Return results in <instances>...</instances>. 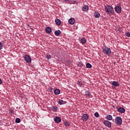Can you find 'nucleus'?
I'll return each mask as SVG.
<instances>
[{
	"instance_id": "nucleus-17",
	"label": "nucleus",
	"mask_w": 130,
	"mask_h": 130,
	"mask_svg": "<svg viewBox=\"0 0 130 130\" xmlns=\"http://www.w3.org/2000/svg\"><path fill=\"white\" fill-rule=\"evenodd\" d=\"M54 93L55 95H59V94H60V90L58 89H56L54 90Z\"/></svg>"
},
{
	"instance_id": "nucleus-35",
	"label": "nucleus",
	"mask_w": 130,
	"mask_h": 130,
	"mask_svg": "<svg viewBox=\"0 0 130 130\" xmlns=\"http://www.w3.org/2000/svg\"><path fill=\"white\" fill-rule=\"evenodd\" d=\"M96 18H97L98 19V18H99V17H96Z\"/></svg>"
},
{
	"instance_id": "nucleus-11",
	"label": "nucleus",
	"mask_w": 130,
	"mask_h": 130,
	"mask_svg": "<svg viewBox=\"0 0 130 130\" xmlns=\"http://www.w3.org/2000/svg\"><path fill=\"white\" fill-rule=\"evenodd\" d=\"M88 10H89V6H88L87 5H84L82 7V11H83L84 12H87Z\"/></svg>"
},
{
	"instance_id": "nucleus-21",
	"label": "nucleus",
	"mask_w": 130,
	"mask_h": 130,
	"mask_svg": "<svg viewBox=\"0 0 130 130\" xmlns=\"http://www.w3.org/2000/svg\"><path fill=\"white\" fill-rule=\"evenodd\" d=\"M81 42L82 44H85V43L87 42V40L85 38H83L81 39Z\"/></svg>"
},
{
	"instance_id": "nucleus-28",
	"label": "nucleus",
	"mask_w": 130,
	"mask_h": 130,
	"mask_svg": "<svg viewBox=\"0 0 130 130\" xmlns=\"http://www.w3.org/2000/svg\"><path fill=\"white\" fill-rule=\"evenodd\" d=\"M47 59H49V58H51V55L48 54L46 57Z\"/></svg>"
},
{
	"instance_id": "nucleus-13",
	"label": "nucleus",
	"mask_w": 130,
	"mask_h": 130,
	"mask_svg": "<svg viewBox=\"0 0 130 130\" xmlns=\"http://www.w3.org/2000/svg\"><path fill=\"white\" fill-rule=\"evenodd\" d=\"M85 94L86 96H87V97H89L90 98H91V97H92L91 92H90L89 91H86L85 92Z\"/></svg>"
},
{
	"instance_id": "nucleus-23",
	"label": "nucleus",
	"mask_w": 130,
	"mask_h": 130,
	"mask_svg": "<svg viewBox=\"0 0 130 130\" xmlns=\"http://www.w3.org/2000/svg\"><path fill=\"white\" fill-rule=\"evenodd\" d=\"M58 108L56 106H53L52 107V110L53 111H57Z\"/></svg>"
},
{
	"instance_id": "nucleus-4",
	"label": "nucleus",
	"mask_w": 130,
	"mask_h": 130,
	"mask_svg": "<svg viewBox=\"0 0 130 130\" xmlns=\"http://www.w3.org/2000/svg\"><path fill=\"white\" fill-rule=\"evenodd\" d=\"M24 60L25 61H26V62H28V63H31V62L32 61V60L31 59V57L30 56L28 55H25L24 56Z\"/></svg>"
},
{
	"instance_id": "nucleus-36",
	"label": "nucleus",
	"mask_w": 130,
	"mask_h": 130,
	"mask_svg": "<svg viewBox=\"0 0 130 130\" xmlns=\"http://www.w3.org/2000/svg\"><path fill=\"white\" fill-rule=\"evenodd\" d=\"M52 90H53V89H52V88H51V90L52 91Z\"/></svg>"
},
{
	"instance_id": "nucleus-15",
	"label": "nucleus",
	"mask_w": 130,
	"mask_h": 130,
	"mask_svg": "<svg viewBox=\"0 0 130 130\" xmlns=\"http://www.w3.org/2000/svg\"><path fill=\"white\" fill-rule=\"evenodd\" d=\"M112 85H113V86H114V87H118V86H119V83L116 81H113L112 83Z\"/></svg>"
},
{
	"instance_id": "nucleus-30",
	"label": "nucleus",
	"mask_w": 130,
	"mask_h": 130,
	"mask_svg": "<svg viewBox=\"0 0 130 130\" xmlns=\"http://www.w3.org/2000/svg\"><path fill=\"white\" fill-rule=\"evenodd\" d=\"M125 35L127 36V37H130V32H126L125 34Z\"/></svg>"
},
{
	"instance_id": "nucleus-3",
	"label": "nucleus",
	"mask_w": 130,
	"mask_h": 130,
	"mask_svg": "<svg viewBox=\"0 0 130 130\" xmlns=\"http://www.w3.org/2000/svg\"><path fill=\"white\" fill-rule=\"evenodd\" d=\"M115 121L117 125H121L122 124V119L120 116H117L115 118Z\"/></svg>"
},
{
	"instance_id": "nucleus-33",
	"label": "nucleus",
	"mask_w": 130,
	"mask_h": 130,
	"mask_svg": "<svg viewBox=\"0 0 130 130\" xmlns=\"http://www.w3.org/2000/svg\"><path fill=\"white\" fill-rule=\"evenodd\" d=\"M78 85H80V86H82V85H83V84L82 83V82H81V81H79L78 82Z\"/></svg>"
},
{
	"instance_id": "nucleus-5",
	"label": "nucleus",
	"mask_w": 130,
	"mask_h": 130,
	"mask_svg": "<svg viewBox=\"0 0 130 130\" xmlns=\"http://www.w3.org/2000/svg\"><path fill=\"white\" fill-rule=\"evenodd\" d=\"M115 11L118 14L121 13V7L117 6L115 7Z\"/></svg>"
},
{
	"instance_id": "nucleus-22",
	"label": "nucleus",
	"mask_w": 130,
	"mask_h": 130,
	"mask_svg": "<svg viewBox=\"0 0 130 130\" xmlns=\"http://www.w3.org/2000/svg\"><path fill=\"white\" fill-rule=\"evenodd\" d=\"M93 16L94 17H100V13H99V12H95L93 13Z\"/></svg>"
},
{
	"instance_id": "nucleus-20",
	"label": "nucleus",
	"mask_w": 130,
	"mask_h": 130,
	"mask_svg": "<svg viewBox=\"0 0 130 130\" xmlns=\"http://www.w3.org/2000/svg\"><path fill=\"white\" fill-rule=\"evenodd\" d=\"M63 2L65 4H70V5H73L72 0H63Z\"/></svg>"
},
{
	"instance_id": "nucleus-6",
	"label": "nucleus",
	"mask_w": 130,
	"mask_h": 130,
	"mask_svg": "<svg viewBox=\"0 0 130 130\" xmlns=\"http://www.w3.org/2000/svg\"><path fill=\"white\" fill-rule=\"evenodd\" d=\"M105 125L107 126V127H111V122L110 121L106 120L104 122Z\"/></svg>"
},
{
	"instance_id": "nucleus-27",
	"label": "nucleus",
	"mask_w": 130,
	"mask_h": 130,
	"mask_svg": "<svg viewBox=\"0 0 130 130\" xmlns=\"http://www.w3.org/2000/svg\"><path fill=\"white\" fill-rule=\"evenodd\" d=\"M79 0H71V2H72V3L73 4H78V1Z\"/></svg>"
},
{
	"instance_id": "nucleus-34",
	"label": "nucleus",
	"mask_w": 130,
	"mask_h": 130,
	"mask_svg": "<svg viewBox=\"0 0 130 130\" xmlns=\"http://www.w3.org/2000/svg\"><path fill=\"white\" fill-rule=\"evenodd\" d=\"M3 83V81H2V79H0V85H2Z\"/></svg>"
},
{
	"instance_id": "nucleus-9",
	"label": "nucleus",
	"mask_w": 130,
	"mask_h": 130,
	"mask_svg": "<svg viewBox=\"0 0 130 130\" xmlns=\"http://www.w3.org/2000/svg\"><path fill=\"white\" fill-rule=\"evenodd\" d=\"M57 103L59 105H62L63 104H67V102L63 101L62 100H58V101H57Z\"/></svg>"
},
{
	"instance_id": "nucleus-7",
	"label": "nucleus",
	"mask_w": 130,
	"mask_h": 130,
	"mask_svg": "<svg viewBox=\"0 0 130 130\" xmlns=\"http://www.w3.org/2000/svg\"><path fill=\"white\" fill-rule=\"evenodd\" d=\"M54 120L56 123H59L61 121V119L60 117L56 116L55 118H54Z\"/></svg>"
},
{
	"instance_id": "nucleus-1",
	"label": "nucleus",
	"mask_w": 130,
	"mask_h": 130,
	"mask_svg": "<svg viewBox=\"0 0 130 130\" xmlns=\"http://www.w3.org/2000/svg\"><path fill=\"white\" fill-rule=\"evenodd\" d=\"M105 10L107 14H113L114 13V10L112 6L106 5L105 6Z\"/></svg>"
},
{
	"instance_id": "nucleus-26",
	"label": "nucleus",
	"mask_w": 130,
	"mask_h": 130,
	"mask_svg": "<svg viewBox=\"0 0 130 130\" xmlns=\"http://www.w3.org/2000/svg\"><path fill=\"white\" fill-rule=\"evenodd\" d=\"M15 121L17 122V123H20V122H21V119L17 118L15 120Z\"/></svg>"
},
{
	"instance_id": "nucleus-25",
	"label": "nucleus",
	"mask_w": 130,
	"mask_h": 130,
	"mask_svg": "<svg viewBox=\"0 0 130 130\" xmlns=\"http://www.w3.org/2000/svg\"><path fill=\"white\" fill-rule=\"evenodd\" d=\"M86 68H87V69H91V68H92V65L89 63H87L86 64Z\"/></svg>"
},
{
	"instance_id": "nucleus-16",
	"label": "nucleus",
	"mask_w": 130,
	"mask_h": 130,
	"mask_svg": "<svg viewBox=\"0 0 130 130\" xmlns=\"http://www.w3.org/2000/svg\"><path fill=\"white\" fill-rule=\"evenodd\" d=\"M61 34V31H60V30H56L54 32V34H55V35H56V36H59Z\"/></svg>"
},
{
	"instance_id": "nucleus-14",
	"label": "nucleus",
	"mask_w": 130,
	"mask_h": 130,
	"mask_svg": "<svg viewBox=\"0 0 130 130\" xmlns=\"http://www.w3.org/2000/svg\"><path fill=\"white\" fill-rule=\"evenodd\" d=\"M45 31L46 33H48V34L51 33V28L49 27H46L45 29Z\"/></svg>"
},
{
	"instance_id": "nucleus-2",
	"label": "nucleus",
	"mask_w": 130,
	"mask_h": 130,
	"mask_svg": "<svg viewBox=\"0 0 130 130\" xmlns=\"http://www.w3.org/2000/svg\"><path fill=\"white\" fill-rule=\"evenodd\" d=\"M103 52L106 55H110L111 54V49L110 48L104 47L103 48Z\"/></svg>"
},
{
	"instance_id": "nucleus-8",
	"label": "nucleus",
	"mask_w": 130,
	"mask_h": 130,
	"mask_svg": "<svg viewBox=\"0 0 130 130\" xmlns=\"http://www.w3.org/2000/svg\"><path fill=\"white\" fill-rule=\"evenodd\" d=\"M76 22V20H75V18H71L69 20V23L71 25H74Z\"/></svg>"
},
{
	"instance_id": "nucleus-10",
	"label": "nucleus",
	"mask_w": 130,
	"mask_h": 130,
	"mask_svg": "<svg viewBox=\"0 0 130 130\" xmlns=\"http://www.w3.org/2000/svg\"><path fill=\"white\" fill-rule=\"evenodd\" d=\"M82 117L83 118V120H85V121H87V120H88V119L89 118V115H88V114H83Z\"/></svg>"
},
{
	"instance_id": "nucleus-12",
	"label": "nucleus",
	"mask_w": 130,
	"mask_h": 130,
	"mask_svg": "<svg viewBox=\"0 0 130 130\" xmlns=\"http://www.w3.org/2000/svg\"><path fill=\"white\" fill-rule=\"evenodd\" d=\"M118 112H120V113H123L124 112H125V110L124 108L122 107L119 108L118 109Z\"/></svg>"
},
{
	"instance_id": "nucleus-24",
	"label": "nucleus",
	"mask_w": 130,
	"mask_h": 130,
	"mask_svg": "<svg viewBox=\"0 0 130 130\" xmlns=\"http://www.w3.org/2000/svg\"><path fill=\"white\" fill-rule=\"evenodd\" d=\"M83 66H84V64H83V63H82V62H79L78 63V67L79 68H83Z\"/></svg>"
},
{
	"instance_id": "nucleus-31",
	"label": "nucleus",
	"mask_w": 130,
	"mask_h": 130,
	"mask_svg": "<svg viewBox=\"0 0 130 130\" xmlns=\"http://www.w3.org/2000/svg\"><path fill=\"white\" fill-rule=\"evenodd\" d=\"M94 116H95V117H99V113H98V112L95 113Z\"/></svg>"
},
{
	"instance_id": "nucleus-32",
	"label": "nucleus",
	"mask_w": 130,
	"mask_h": 130,
	"mask_svg": "<svg viewBox=\"0 0 130 130\" xmlns=\"http://www.w3.org/2000/svg\"><path fill=\"white\" fill-rule=\"evenodd\" d=\"M4 45H3V43L0 42V49H3V47Z\"/></svg>"
},
{
	"instance_id": "nucleus-18",
	"label": "nucleus",
	"mask_w": 130,
	"mask_h": 130,
	"mask_svg": "<svg viewBox=\"0 0 130 130\" xmlns=\"http://www.w3.org/2000/svg\"><path fill=\"white\" fill-rule=\"evenodd\" d=\"M55 22L56 24V25H58V26H59V25H60L61 21H60V20L58 19H56L55 20Z\"/></svg>"
},
{
	"instance_id": "nucleus-19",
	"label": "nucleus",
	"mask_w": 130,
	"mask_h": 130,
	"mask_svg": "<svg viewBox=\"0 0 130 130\" xmlns=\"http://www.w3.org/2000/svg\"><path fill=\"white\" fill-rule=\"evenodd\" d=\"M106 119H107V120H112V115H107L106 116Z\"/></svg>"
},
{
	"instance_id": "nucleus-29",
	"label": "nucleus",
	"mask_w": 130,
	"mask_h": 130,
	"mask_svg": "<svg viewBox=\"0 0 130 130\" xmlns=\"http://www.w3.org/2000/svg\"><path fill=\"white\" fill-rule=\"evenodd\" d=\"M64 124L66 126H70V123L69 122H65Z\"/></svg>"
}]
</instances>
